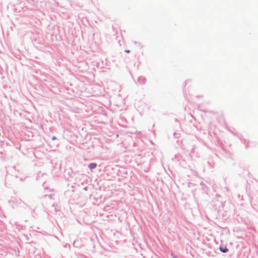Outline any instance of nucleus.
Masks as SVG:
<instances>
[{"label": "nucleus", "instance_id": "4", "mask_svg": "<svg viewBox=\"0 0 258 258\" xmlns=\"http://www.w3.org/2000/svg\"><path fill=\"white\" fill-rule=\"evenodd\" d=\"M126 52H130V51H129V50H127V51H126Z\"/></svg>", "mask_w": 258, "mask_h": 258}, {"label": "nucleus", "instance_id": "2", "mask_svg": "<svg viewBox=\"0 0 258 258\" xmlns=\"http://www.w3.org/2000/svg\"><path fill=\"white\" fill-rule=\"evenodd\" d=\"M220 249L223 252H226L228 251V249L226 248H220Z\"/></svg>", "mask_w": 258, "mask_h": 258}, {"label": "nucleus", "instance_id": "3", "mask_svg": "<svg viewBox=\"0 0 258 258\" xmlns=\"http://www.w3.org/2000/svg\"><path fill=\"white\" fill-rule=\"evenodd\" d=\"M52 139H53V140L55 139V137H53V138H52Z\"/></svg>", "mask_w": 258, "mask_h": 258}, {"label": "nucleus", "instance_id": "1", "mask_svg": "<svg viewBox=\"0 0 258 258\" xmlns=\"http://www.w3.org/2000/svg\"><path fill=\"white\" fill-rule=\"evenodd\" d=\"M97 165L96 163H91L89 165V167L90 169H94L96 168Z\"/></svg>", "mask_w": 258, "mask_h": 258}]
</instances>
